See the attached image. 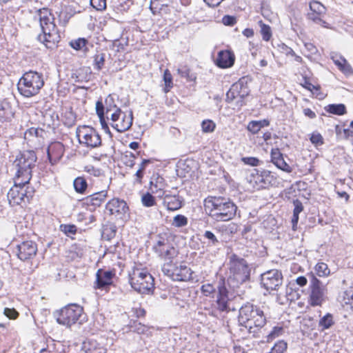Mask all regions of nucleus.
<instances>
[{
    "label": "nucleus",
    "mask_w": 353,
    "mask_h": 353,
    "mask_svg": "<svg viewBox=\"0 0 353 353\" xmlns=\"http://www.w3.org/2000/svg\"><path fill=\"white\" fill-rule=\"evenodd\" d=\"M153 250L161 259L171 263L172 259L178 254L177 250L170 241L162 236L159 237L156 244L153 246Z\"/></svg>",
    "instance_id": "f8f14e48"
},
{
    "label": "nucleus",
    "mask_w": 353,
    "mask_h": 353,
    "mask_svg": "<svg viewBox=\"0 0 353 353\" xmlns=\"http://www.w3.org/2000/svg\"><path fill=\"white\" fill-rule=\"evenodd\" d=\"M106 197V191L103 190L101 192H98L88 196L86 198V203L88 205H92L95 208L96 207L100 206Z\"/></svg>",
    "instance_id": "bb28decb"
},
{
    "label": "nucleus",
    "mask_w": 353,
    "mask_h": 353,
    "mask_svg": "<svg viewBox=\"0 0 353 353\" xmlns=\"http://www.w3.org/2000/svg\"><path fill=\"white\" fill-rule=\"evenodd\" d=\"M310 12H315L317 14H325L327 9L319 1H312L310 3Z\"/></svg>",
    "instance_id": "f704fd0d"
},
{
    "label": "nucleus",
    "mask_w": 353,
    "mask_h": 353,
    "mask_svg": "<svg viewBox=\"0 0 353 353\" xmlns=\"http://www.w3.org/2000/svg\"><path fill=\"white\" fill-rule=\"evenodd\" d=\"M304 114L310 119H314L316 117L315 112L310 108H305L303 110Z\"/></svg>",
    "instance_id": "774afa93"
},
{
    "label": "nucleus",
    "mask_w": 353,
    "mask_h": 353,
    "mask_svg": "<svg viewBox=\"0 0 353 353\" xmlns=\"http://www.w3.org/2000/svg\"><path fill=\"white\" fill-rule=\"evenodd\" d=\"M203 237L208 240V246H217L219 243L216 236L211 231H205L203 234Z\"/></svg>",
    "instance_id": "c03bdc74"
},
{
    "label": "nucleus",
    "mask_w": 353,
    "mask_h": 353,
    "mask_svg": "<svg viewBox=\"0 0 353 353\" xmlns=\"http://www.w3.org/2000/svg\"><path fill=\"white\" fill-rule=\"evenodd\" d=\"M247 129L252 134H256L261 129V125L257 121H252L248 123Z\"/></svg>",
    "instance_id": "864d4df0"
},
{
    "label": "nucleus",
    "mask_w": 353,
    "mask_h": 353,
    "mask_svg": "<svg viewBox=\"0 0 353 353\" xmlns=\"http://www.w3.org/2000/svg\"><path fill=\"white\" fill-rule=\"evenodd\" d=\"M238 318L239 324L246 328L249 333L254 335L266 323L263 312L258 306L249 303L240 308Z\"/></svg>",
    "instance_id": "f257e3e1"
},
{
    "label": "nucleus",
    "mask_w": 353,
    "mask_h": 353,
    "mask_svg": "<svg viewBox=\"0 0 353 353\" xmlns=\"http://www.w3.org/2000/svg\"><path fill=\"white\" fill-rule=\"evenodd\" d=\"M162 271L174 281H188L192 279L193 272L185 265H176L172 262H165L162 266Z\"/></svg>",
    "instance_id": "1a4fd4ad"
},
{
    "label": "nucleus",
    "mask_w": 353,
    "mask_h": 353,
    "mask_svg": "<svg viewBox=\"0 0 353 353\" xmlns=\"http://www.w3.org/2000/svg\"><path fill=\"white\" fill-rule=\"evenodd\" d=\"M229 265L231 279L237 283H243L249 280L250 269L244 259L233 254L230 257Z\"/></svg>",
    "instance_id": "6e6552de"
},
{
    "label": "nucleus",
    "mask_w": 353,
    "mask_h": 353,
    "mask_svg": "<svg viewBox=\"0 0 353 353\" xmlns=\"http://www.w3.org/2000/svg\"><path fill=\"white\" fill-rule=\"evenodd\" d=\"M288 348V344L284 341H279L272 347L271 350L268 353H285Z\"/></svg>",
    "instance_id": "ea45409f"
},
{
    "label": "nucleus",
    "mask_w": 353,
    "mask_h": 353,
    "mask_svg": "<svg viewBox=\"0 0 353 353\" xmlns=\"http://www.w3.org/2000/svg\"><path fill=\"white\" fill-rule=\"evenodd\" d=\"M104 110L105 109V114L106 115V118L108 119L109 116L112 112H114L117 108L116 104L114 103L113 97L110 94L105 99Z\"/></svg>",
    "instance_id": "2f4dec72"
},
{
    "label": "nucleus",
    "mask_w": 353,
    "mask_h": 353,
    "mask_svg": "<svg viewBox=\"0 0 353 353\" xmlns=\"http://www.w3.org/2000/svg\"><path fill=\"white\" fill-rule=\"evenodd\" d=\"M123 34V28L119 26L116 25L113 27L112 31L110 32L109 37L114 42V46H117L121 48H123V45L119 43L120 39L122 38Z\"/></svg>",
    "instance_id": "c85d7f7f"
},
{
    "label": "nucleus",
    "mask_w": 353,
    "mask_h": 353,
    "mask_svg": "<svg viewBox=\"0 0 353 353\" xmlns=\"http://www.w3.org/2000/svg\"><path fill=\"white\" fill-rule=\"evenodd\" d=\"M170 2L171 0H158L154 3H150V8L153 14H155L159 12L163 7H167Z\"/></svg>",
    "instance_id": "e433bc0d"
},
{
    "label": "nucleus",
    "mask_w": 353,
    "mask_h": 353,
    "mask_svg": "<svg viewBox=\"0 0 353 353\" xmlns=\"http://www.w3.org/2000/svg\"><path fill=\"white\" fill-rule=\"evenodd\" d=\"M79 143L88 147L97 148L101 145V139L95 129L83 126L77 132Z\"/></svg>",
    "instance_id": "ddd939ff"
},
{
    "label": "nucleus",
    "mask_w": 353,
    "mask_h": 353,
    "mask_svg": "<svg viewBox=\"0 0 353 353\" xmlns=\"http://www.w3.org/2000/svg\"><path fill=\"white\" fill-rule=\"evenodd\" d=\"M326 112L336 114L343 115L346 113V108L344 104H330L325 108Z\"/></svg>",
    "instance_id": "7c9ffc66"
},
{
    "label": "nucleus",
    "mask_w": 353,
    "mask_h": 353,
    "mask_svg": "<svg viewBox=\"0 0 353 353\" xmlns=\"http://www.w3.org/2000/svg\"><path fill=\"white\" fill-rule=\"evenodd\" d=\"M60 230L68 236H70L76 234L77 229L74 225L61 224L60 225Z\"/></svg>",
    "instance_id": "49530a36"
},
{
    "label": "nucleus",
    "mask_w": 353,
    "mask_h": 353,
    "mask_svg": "<svg viewBox=\"0 0 353 353\" xmlns=\"http://www.w3.org/2000/svg\"><path fill=\"white\" fill-rule=\"evenodd\" d=\"M85 353H106V349L94 340L89 339L83 343Z\"/></svg>",
    "instance_id": "a878e982"
},
{
    "label": "nucleus",
    "mask_w": 353,
    "mask_h": 353,
    "mask_svg": "<svg viewBox=\"0 0 353 353\" xmlns=\"http://www.w3.org/2000/svg\"><path fill=\"white\" fill-rule=\"evenodd\" d=\"M325 14H317L315 12H308L307 17L314 23L321 26L323 28H330L329 24L323 19Z\"/></svg>",
    "instance_id": "473e14b6"
},
{
    "label": "nucleus",
    "mask_w": 353,
    "mask_h": 353,
    "mask_svg": "<svg viewBox=\"0 0 353 353\" xmlns=\"http://www.w3.org/2000/svg\"><path fill=\"white\" fill-rule=\"evenodd\" d=\"M40 26L43 34H39L38 39L45 43L46 46L50 48L48 43L54 44L59 40L58 29L54 23V15L49 9L43 8L37 11Z\"/></svg>",
    "instance_id": "f03ea898"
},
{
    "label": "nucleus",
    "mask_w": 353,
    "mask_h": 353,
    "mask_svg": "<svg viewBox=\"0 0 353 353\" xmlns=\"http://www.w3.org/2000/svg\"><path fill=\"white\" fill-rule=\"evenodd\" d=\"M83 311V307L79 305L71 303L56 311L54 316L59 325L70 327L79 321Z\"/></svg>",
    "instance_id": "0eeeda50"
},
{
    "label": "nucleus",
    "mask_w": 353,
    "mask_h": 353,
    "mask_svg": "<svg viewBox=\"0 0 353 353\" xmlns=\"http://www.w3.org/2000/svg\"><path fill=\"white\" fill-rule=\"evenodd\" d=\"M163 180V178L158 177L155 183L153 181H150V190L152 192H158L159 191L161 192L163 188V183H162Z\"/></svg>",
    "instance_id": "8fccbe9b"
},
{
    "label": "nucleus",
    "mask_w": 353,
    "mask_h": 353,
    "mask_svg": "<svg viewBox=\"0 0 353 353\" xmlns=\"http://www.w3.org/2000/svg\"><path fill=\"white\" fill-rule=\"evenodd\" d=\"M334 324V321L333 315L330 313H327L320 319L319 321V327L320 330L323 331L330 328Z\"/></svg>",
    "instance_id": "c756f323"
},
{
    "label": "nucleus",
    "mask_w": 353,
    "mask_h": 353,
    "mask_svg": "<svg viewBox=\"0 0 353 353\" xmlns=\"http://www.w3.org/2000/svg\"><path fill=\"white\" fill-rule=\"evenodd\" d=\"M37 161V156L32 150L21 152L16 158L13 165L17 168L16 177L17 181L21 179L20 184H27L32 177V169Z\"/></svg>",
    "instance_id": "20e7f679"
},
{
    "label": "nucleus",
    "mask_w": 353,
    "mask_h": 353,
    "mask_svg": "<svg viewBox=\"0 0 353 353\" xmlns=\"http://www.w3.org/2000/svg\"><path fill=\"white\" fill-rule=\"evenodd\" d=\"M142 204L145 207H152L155 205L154 197L150 193L144 194L141 197Z\"/></svg>",
    "instance_id": "de8ad7c7"
},
{
    "label": "nucleus",
    "mask_w": 353,
    "mask_h": 353,
    "mask_svg": "<svg viewBox=\"0 0 353 353\" xmlns=\"http://www.w3.org/2000/svg\"><path fill=\"white\" fill-rule=\"evenodd\" d=\"M339 69L345 75L349 76L353 74V68L350 64L347 63V60H345L344 63H342L341 66L339 67Z\"/></svg>",
    "instance_id": "4d7b16f0"
},
{
    "label": "nucleus",
    "mask_w": 353,
    "mask_h": 353,
    "mask_svg": "<svg viewBox=\"0 0 353 353\" xmlns=\"http://www.w3.org/2000/svg\"><path fill=\"white\" fill-rule=\"evenodd\" d=\"M250 90L248 87L247 80L245 77L241 78L237 82L233 83L226 93V101L232 103L236 101V105L241 107L243 105V99L249 94Z\"/></svg>",
    "instance_id": "9d476101"
},
{
    "label": "nucleus",
    "mask_w": 353,
    "mask_h": 353,
    "mask_svg": "<svg viewBox=\"0 0 353 353\" xmlns=\"http://www.w3.org/2000/svg\"><path fill=\"white\" fill-rule=\"evenodd\" d=\"M4 314L10 319H15L19 316V313L15 309L8 307L4 309Z\"/></svg>",
    "instance_id": "680f3d73"
},
{
    "label": "nucleus",
    "mask_w": 353,
    "mask_h": 353,
    "mask_svg": "<svg viewBox=\"0 0 353 353\" xmlns=\"http://www.w3.org/2000/svg\"><path fill=\"white\" fill-rule=\"evenodd\" d=\"M310 141L315 145H321L323 143V138L319 133H312Z\"/></svg>",
    "instance_id": "bf43d9fd"
},
{
    "label": "nucleus",
    "mask_w": 353,
    "mask_h": 353,
    "mask_svg": "<svg viewBox=\"0 0 353 353\" xmlns=\"http://www.w3.org/2000/svg\"><path fill=\"white\" fill-rule=\"evenodd\" d=\"M315 270L319 276H327L330 274L327 265L323 262H319L316 265Z\"/></svg>",
    "instance_id": "4c0bfd02"
},
{
    "label": "nucleus",
    "mask_w": 353,
    "mask_h": 353,
    "mask_svg": "<svg viewBox=\"0 0 353 353\" xmlns=\"http://www.w3.org/2000/svg\"><path fill=\"white\" fill-rule=\"evenodd\" d=\"M201 290L205 296H209L215 292L216 288L213 286L212 284L206 283V284H203L201 286Z\"/></svg>",
    "instance_id": "6e6d98bb"
},
{
    "label": "nucleus",
    "mask_w": 353,
    "mask_h": 353,
    "mask_svg": "<svg viewBox=\"0 0 353 353\" xmlns=\"http://www.w3.org/2000/svg\"><path fill=\"white\" fill-rule=\"evenodd\" d=\"M64 146L61 142L52 143L48 148L47 154L50 162L52 164L59 161L64 154Z\"/></svg>",
    "instance_id": "412c9836"
},
{
    "label": "nucleus",
    "mask_w": 353,
    "mask_h": 353,
    "mask_svg": "<svg viewBox=\"0 0 353 353\" xmlns=\"http://www.w3.org/2000/svg\"><path fill=\"white\" fill-rule=\"evenodd\" d=\"M96 112L99 118V121L102 129L104 130L105 133L110 134V130L105 119L104 105L101 101H97Z\"/></svg>",
    "instance_id": "cd10ccee"
},
{
    "label": "nucleus",
    "mask_w": 353,
    "mask_h": 353,
    "mask_svg": "<svg viewBox=\"0 0 353 353\" xmlns=\"http://www.w3.org/2000/svg\"><path fill=\"white\" fill-rule=\"evenodd\" d=\"M105 209L116 219H123L129 210L125 201L118 198L109 201L106 204Z\"/></svg>",
    "instance_id": "a211bd4d"
},
{
    "label": "nucleus",
    "mask_w": 353,
    "mask_h": 353,
    "mask_svg": "<svg viewBox=\"0 0 353 353\" xmlns=\"http://www.w3.org/2000/svg\"><path fill=\"white\" fill-rule=\"evenodd\" d=\"M17 248L18 258L21 261L32 259L37 252V245L32 241H23Z\"/></svg>",
    "instance_id": "aec40b11"
},
{
    "label": "nucleus",
    "mask_w": 353,
    "mask_h": 353,
    "mask_svg": "<svg viewBox=\"0 0 353 353\" xmlns=\"http://www.w3.org/2000/svg\"><path fill=\"white\" fill-rule=\"evenodd\" d=\"M216 125L212 120H204L201 123L202 130L205 133L212 132Z\"/></svg>",
    "instance_id": "09e8293b"
},
{
    "label": "nucleus",
    "mask_w": 353,
    "mask_h": 353,
    "mask_svg": "<svg viewBox=\"0 0 353 353\" xmlns=\"http://www.w3.org/2000/svg\"><path fill=\"white\" fill-rule=\"evenodd\" d=\"M234 63V55L229 50H222L218 54L216 65L221 68H227L232 66Z\"/></svg>",
    "instance_id": "b1692460"
},
{
    "label": "nucleus",
    "mask_w": 353,
    "mask_h": 353,
    "mask_svg": "<svg viewBox=\"0 0 353 353\" xmlns=\"http://www.w3.org/2000/svg\"><path fill=\"white\" fill-rule=\"evenodd\" d=\"M44 85L41 74L35 71H29L23 74L17 83L19 93L25 97H31L37 94Z\"/></svg>",
    "instance_id": "39448f33"
},
{
    "label": "nucleus",
    "mask_w": 353,
    "mask_h": 353,
    "mask_svg": "<svg viewBox=\"0 0 353 353\" xmlns=\"http://www.w3.org/2000/svg\"><path fill=\"white\" fill-rule=\"evenodd\" d=\"M131 287L141 294H149L154 289V278L145 269L134 268L129 273Z\"/></svg>",
    "instance_id": "423d86ee"
},
{
    "label": "nucleus",
    "mask_w": 353,
    "mask_h": 353,
    "mask_svg": "<svg viewBox=\"0 0 353 353\" xmlns=\"http://www.w3.org/2000/svg\"><path fill=\"white\" fill-rule=\"evenodd\" d=\"M125 158L127 159L125 161L126 165L130 167H133L134 165V159L136 158V156L132 152H129L128 154L126 153Z\"/></svg>",
    "instance_id": "e2e57ef3"
},
{
    "label": "nucleus",
    "mask_w": 353,
    "mask_h": 353,
    "mask_svg": "<svg viewBox=\"0 0 353 353\" xmlns=\"http://www.w3.org/2000/svg\"><path fill=\"white\" fill-rule=\"evenodd\" d=\"M74 188L77 192L83 193L87 187V181L83 177H77L74 180Z\"/></svg>",
    "instance_id": "c9c22d12"
},
{
    "label": "nucleus",
    "mask_w": 353,
    "mask_h": 353,
    "mask_svg": "<svg viewBox=\"0 0 353 353\" xmlns=\"http://www.w3.org/2000/svg\"><path fill=\"white\" fill-rule=\"evenodd\" d=\"M84 171L90 174V175H93L94 176H100L102 174L101 170L99 168H96L92 165H87L84 168Z\"/></svg>",
    "instance_id": "13d9d810"
},
{
    "label": "nucleus",
    "mask_w": 353,
    "mask_h": 353,
    "mask_svg": "<svg viewBox=\"0 0 353 353\" xmlns=\"http://www.w3.org/2000/svg\"><path fill=\"white\" fill-rule=\"evenodd\" d=\"M241 161L246 165L251 166H258L260 165L261 161L256 157H243Z\"/></svg>",
    "instance_id": "5fc2aeb1"
},
{
    "label": "nucleus",
    "mask_w": 353,
    "mask_h": 353,
    "mask_svg": "<svg viewBox=\"0 0 353 353\" xmlns=\"http://www.w3.org/2000/svg\"><path fill=\"white\" fill-rule=\"evenodd\" d=\"M282 282V274L277 270L267 271L261 276V283L267 291L277 290Z\"/></svg>",
    "instance_id": "dca6fc26"
},
{
    "label": "nucleus",
    "mask_w": 353,
    "mask_h": 353,
    "mask_svg": "<svg viewBox=\"0 0 353 353\" xmlns=\"http://www.w3.org/2000/svg\"><path fill=\"white\" fill-rule=\"evenodd\" d=\"M308 303L312 306H320L325 301L326 289L322 283L313 276L310 285Z\"/></svg>",
    "instance_id": "4468645a"
},
{
    "label": "nucleus",
    "mask_w": 353,
    "mask_h": 353,
    "mask_svg": "<svg viewBox=\"0 0 353 353\" xmlns=\"http://www.w3.org/2000/svg\"><path fill=\"white\" fill-rule=\"evenodd\" d=\"M259 23L261 27V34L262 35L263 39L265 41H268L272 37V31L270 27L268 25L263 23L262 21H260Z\"/></svg>",
    "instance_id": "58836bf2"
},
{
    "label": "nucleus",
    "mask_w": 353,
    "mask_h": 353,
    "mask_svg": "<svg viewBox=\"0 0 353 353\" xmlns=\"http://www.w3.org/2000/svg\"><path fill=\"white\" fill-rule=\"evenodd\" d=\"M112 126L118 132H123L130 128L132 125L133 113L130 110L127 114L121 111L120 108L110 114Z\"/></svg>",
    "instance_id": "9b49d317"
},
{
    "label": "nucleus",
    "mask_w": 353,
    "mask_h": 353,
    "mask_svg": "<svg viewBox=\"0 0 353 353\" xmlns=\"http://www.w3.org/2000/svg\"><path fill=\"white\" fill-rule=\"evenodd\" d=\"M218 288V296L216 299V304L218 309L220 311H228V291L225 285L224 280H222L219 283Z\"/></svg>",
    "instance_id": "4be33fe9"
},
{
    "label": "nucleus",
    "mask_w": 353,
    "mask_h": 353,
    "mask_svg": "<svg viewBox=\"0 0 353 353\" xmlns=\"http://www.w3.org/2000/svg\"><path fill=\"white\" fill-rule=\"evenodd\" d=\"M172 224L176 228L185 226L188 224V219L184 215L177 214L174 217Z\"/></svg>",
    "instance_id": "a18cd8bd"
},
{
    "label": "nucleus",
    "mask_w": 353,
    "mask_h": 353,
    "mask_svg": "<svg viewBox=\"0 0 353 353\" xmlns=\"http://www.w3.org/2000/svg\"><path fill=\"white\" fill-rule=\"evenodd\" d=\"M283 333H284V329L283 327H280V326L274 327L272 330L267 336L268 342L272 341L274 339L283 335Z\"/></svg>",
    "instance_id": "79ce46f5"
},
{
    "label": "nucleus",
    "mask_w": 353,
    "mask_h": 353,
    "mask_svg": "<svg viewBox=\"0 0 353 353\" xmlns=\"http://www.w3.org/2000/svg\"><path fill=\"white\" fill-rule=\"evenodd\" d=\"M114 276L115 274L113 271L99 269L96 274V281L94 284V288L107 291L113 283Z\"/></svg>",
    "instance_id": "6ab92c4d"
},
{
    "label": "nucleus",
    "mask_w": 353,
    "mask_h": 353,
    "mask_svg": "<svg viewBox=\"0 0 353 353\" xmlns=\"http://www.w3.org/2000/svg\"><path fill=\"white\" fill-rule=\"evenodd\" d=\"M294 208L293 214L299 215L302 212V210L303 209L302 203L299 200H296L294 201Z\"/></svg>",
    "instance_id": "69168bd1"
},
{
    "label": "nucleus",
    "mask_w": 353,
    "mask_h": 353,
    "mask_svg": "<svg viewBox=\"0 0 353 353\" xmlns=\"http://www.w3.org/2000/svg\"><path fill=\"white\" fill-rule=\"evenodd\" d=\"M307 283V279L303 276H300L296 279V283L301 287L305 286Z\"/></svg>",
    "instance_id": "338daca9"
},
{
    "label": "nucleus",
    "mask_w": 353,
    "mask_h": 353,
    "mask_svg": "<svg viewBox=\"0 0 353 353\" xmlns=\"http://www.w3.org/2000/svg\"><path fill=\"white\" fill-rule=\"evenodd\" d=\"M331 59L334 61V64L337 65L338 68L341 67L342 63H344L346 60L343 57L336 53L331 55Z\"/></svg>",
    "instance_id": "052dcab7"
},
{
    "label": "nucleus",
    "mask_w": 353,
    "mask_h": 353,
    "mask_svg": "<svg viewBox=\"0 0 353 353\" xmlns=\"http://www.w3.org/2000/svg\"><path fill=\"white\" fill-rule=\"evenodd\" d=\"M105 54L103 52H97L93 56V66L95 70L100 71L103 68L105 63Z\"/></svg>",
    "instance_id": "72a5a7b5"
},
{
    "label": "nucleus",
    "mask_w": 353,
    "mask_h": 353,
    "mask_svg": "<svg viewBox=\"0 0 353 353\" xmlns=\"http://www.w3.org/2000/svg\"><path fill=\"white\" fill-rule=\"evenodd\" d=\"M88 41L84 38H79L78 39L71 41L70 43V46L74 50H79L83 48L86 49V44Z\"/></svg>",
    "instance_id": "37998d69"
},
{
    "label": "nucleus",
    "mask_w": 353,
    "mask_h": 353,
    "mask_svg": "<svg viewBox=\"0 0 353 353\" xmlns=\"http://www.w3.org/2000/svg\"><path fill=\"white\" fill-rule=\"evenodd\" d=\"M223 23L226 26H233L236 23V19L234 17L226 15L223 17Z\"/></svg>",
    "instance_id": "0e129e2a"
},
{
    "label": "nucleus",
    "mask_w": 353,
    "mask_h": 353,
    "mask_svg": "<svg viewBox=\"0 0 353 353\" xmlns=\"http://www.w3.org/2000/svg\"><path fill=\"white\" fill-rule=\"evenodd\" d=\"M163 204L170 211L177 210L182 206L181 201L175 195H165L163 199Z\"/></svg>",
    "instance_id": "393cba45"
},
{
    "label": "nucleus",
    "mask_w": 353,
    "mask_h": 353,
    "mask_svg": "<svg viewBox=\"0 0 353 353\" xmlns=\"http://www.w3.org/2000/svg\"><path fill=\"white\" fill-rule=\"evenodd\" d=\"M250 182L256 189H263L270 185H275L276 179L270 171L263 170L259 172L255 170L250 176Z\"/></svg>",
    "instance_id": "2eb2a0df"
},
{
    "label": "nucleus",
    "mask_w": 353,
    "mask_h": 353,
    "mask_svg": "<svg viewBox=\"0 0 353 353\" xmlns=\"http://www.w3.org/2000/svg\"><path fill=\"white\" fill-rule=\"evenodd\" d=\"M208 207L211 208L210 216L217 221L232 219L236 211V206L223 197H212L208 201Z\"/></svg>",
    "instance_id": "7ed1b4c3"
},
{
    "label": "nucleus",
    "mask_w": 353,
    "mask_h": 353,
    "mask_svg": "<svg viewBox=\"0 0 353 353\" xmlns=\"http://www.w3.org/2000/svg\"><path fill=\"white\" fill-rule=\"evenodd\" d=\"M90 4L98 11H103L106 8V0H90Z\"/></svg>",
    "instance_id": "603ef678"
},
{
    "label": "nucleus",
    "mask_w": 353,
    "mask_h": 353,
    "mask_svg": "<svg viewBox=\"0 0 353 353\" xmlns=\"http://www.w3.org/2000/svg\"><path fill=\"white\" fill-rule=\"evenodd\" d=\"M163 80L165 85L164 91L165 92H168L170 90V89L172 87V77L168 70H166L164 72Z\"/></svg>",
    "instance_id": "3c124183"
},
{
    "label": "nucleus",
    "mask_w": 353,
    "mask_h": 353,
    "mask_svg": "<svg viewBox=\"0 0 353 353\" xmlns=\"http://www.w3.org/2000/svg\"><path fill=\"white\" fill-rule=\"evenodd\" d=\"M271 161L279 169L286 172H291L292 168L285 161L282 153L279 148L271 150Z\"/></svg>",
    "instance_id": "5701e85b"
},
{
    "label": "nucleus",
    "mask_w": 353,
    "mask_h": 353,
    "mask_svg": "<svg viewBox=\"0 0 353 353\" xmlns=\"http://www.w3.org/2000/svg\"><path fill=\"white\" fill-rule=\"evenodd\" d=\"M177 72L182 77L186 78L189 81L196 80V75L194 73H192L190 70L185 66L179 68Z\"/></svg>",
    "instance_id": "a19ab883"
},
{
    "label": "nucleus",
    "mask_w": 353,
    "mask_h": 353,
    "mask_svg": "<svg viewBox=\"0 0 353 353\" xmlns=\"http://www.w3.org/2000/svg\"><path fill=\"white\" fill-rule=\"evenodd\" d=\"M21 181V179L17 181L16 177L14 186L10 189L7 194L8 202L12 206L21 204L25 198L28 199L27 192L25 189L26 184H20L19 182Z\"/></svg>",
    "instance_id": "f3484780"
}]
</instances>
